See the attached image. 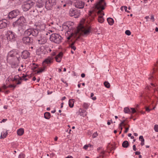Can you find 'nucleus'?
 <instances>
[{
	"mask_svg": "<svg viewBox=\"0 0 158 158\" xmlns=\"http://www.w3.org/2000/svg\"><path fill=\"white\" fill-rule=\"evenodd\" d=\"M6 120H7V119H4V118L2 120V121H1V123H2V122H5Z\"/></svg>",
	"mask_w": 158,
	"mask_h": 158,
	"instance_id": "54",
	"label": "nucleus"
},
{
	"mask_svg": "<svg viewBox=\"0 0 158 158\" xmlns=\"http://www.w3.org/2000/svg\"><path fill=\"white\" fill-rule=\"evenodd\" d=\"M155 31L156 32L158 31V28H157V27H156L155 29Z\"/></svg>",
	"mask_w": 158,
	"mask_h": 158,
	"instance_id": "64",
	"label": "nucleus"
},
{
	"mask_svg": "<svg viewBox=\"0 0 158 158\" xmlns=\"http://www.w3.org/2000/svg\"><path fill=\"white\" fill-rule=\"evenodd\" d=\"M69 14L71 16H74L75 18H77L80 15V12L76 11L74 9L71 8L70 10Z\"/></svg>",
	"mask_w": 158,
	"mask_h": 158,
	"instance_id": "10",
	"label": "nucleus"
},
{
	"mask_svg": "<svg viewBox=\"0 0 158 158\" xmlns=\"http://www.w3.org/2000/svg\"><path fill=\"white\" fill-rule=\"evenodd\" d=\"M57 139H58V138H57V137H56H56L55 138H54V140H55V141H57Z\"/></svg>",
	"mask_w": 158,
	"mask_h": 158,
	"instance_id": "61",
	"label": "nucleus"
},
{
	"mask_svg": "<svg viewBox=\"0 0 158 158\" xmlns=\"http://www.w3.org/2000/svg\"><path fill=\"white\" fill-rule=\"evenodd\" d=\"M63 55V53L62 52H60L55 57V58L56 62H60Z\"/></svg>",
	"mask_w": 158,
	"mask_h": 158,
	"instance_id": "17",
	"label": "nucleus"
},
{
	"mask_svg": "<svg viewBox=\"0 0 158 158\" xmlns=\"http://www.w3.org/2000/svg\"><path fill=\"white\" fill-rule=\"evenodd\" d=\"M140 153V152H135V154L137 155H139Z\"/></svg>",
	"mask_w": 158,
	"mask_h": 158,
	"instance_id": "51",
	"label": "nucleus"
},
{
	"mask_svg": "<svg viewBox=\"0 0 158 158\" xmlns=\"http://www.w3.org/2000/svg\"><path fill=\"white\" fill-rule=\"evenodd\" d=\"M144 141L141 142V145L142 146H143V145H144Z\"/></svg>",
	"mask_w": 158,
	"mask_h": 158,
	"instance_id": "58",
	"label": "nucleus"
},
{
	"mask_svg": "<svg viewBox=\"0 0 158 158\" xmlns=\"http://www.w3.org/2000/svg\"><path fill=\"white\" fill-rule=\"evenodd\" d=\"M133 150L134 151H135L137 149L136 148V146L135 145H133Z\"/></svg>",
	"mask_w": 158,
	"mask_h": 158,
	"instance_id": "48",
	"label": "nucleus"
},
{
	"mask_svg": "<svg viewBox=\"0 0 158 158\" xmlns=\"http://www.w3.org/2000/svg\"><path fill=\"white\" fill-rule=\"evenodd\" d=\"M27 76H28V75H25L24 74H23V76L22 77L23 78V79H24V78H26V77H27Z\"/></svg>",
	"mask_w": 158,
	"mask_h": 158,
	"instance_id": "52",
	"label": "nucleus"
},
{
	"mask_svg": "<svg viewBox=\"0 0 158 158\" xmlns=\"http://www.w3.org/2000/svg\"><path fill=\"white\" fill-rule=\"evenodd\" d=\"M7 88H8V86H6L5 85H3L2 86V88L3 89H6Z\"/></svg>",
	"mask_w": 158,
	"mask_h": 158,
	"instance_id": "50",
	"label": "nucleus"
},
{
	"mask_svg": "<svg viewBox=\"0 0 158 158\" xmlns=\"http://www.w3.org/2000/svg\"><path fill=\"white\" fill-rule=\"evenodd\" d=\"M74 99H70L69 100V107L71 108L73 107L74 106Z\"/></svg>",
	"mask_w": 158,
	"mask_h": 158,
	"instance_id": "23",
	"label": "nucleus"
},
{
	"mask_svg": "<svg viewBox=\"0 0 158 158\" xmlns=\"http://www.w3.org/2000/svg\"><path fill=\"white\" fill-rule=\"evenodd\" d=\"M53 58L51 57H48L47 58L45 59L43 62V68L38 71H37V73H39L42 72L44 71L45 68L46 66L45 65L46 64H48L52 62V60Z\"/></svg>",
	"mask_w": 158,
	"mask_h": 158,
	"instance_id": "7",
	"label": "nucleus"
},
{
	"mask_svg": "<svg viewBox=\"0 0 158 158\" xmlns=\"http://www.w3.org/2000/svg\"><path fill=\"white\" fill-rule=\"evenodd\" d=\"M75 42H72V43H69V47L71 48L72 49H73L74 50H75L76 49V48L75 46H74V44L75 43Z\"/></svg>",
	"mask_w": 158,
	"mask_h": 158,
	"instance_id": "27",
	"label": "nucleus"
},
{
	"mask_svg": "<svg viewBox=\"0 0 158 158\" xmlns=\"http://www.w3.org/2000/svg\"><path fill=\"white\" fill-rule=\"evenodd\" d=\"M145 18L147 20L149 18V16H146L145 17Z\"/></svg>",
	"mask_w": 158,
	"mask_h": 158,
	"instance_id": "63",
	"label": "nucleus"
},
{
	"mask_svg": "<svg viewBox=\"0 0 158 158\" xmlns=\"http://www.w3.org/2000/svg\"><path fill=\"white\" fill-rule=\"evenodd\" d=\"M25 155L23 154H20L19 156V158H24L25 157Z\"/></svg>",
	"mask_w": 158,
	"mask_h": 158,
	"instance_id": "35",
	"label": "nucleus"
},
{
	"mask_svg": "<svg viewBox=\"0 0 158 158\" xmlns=\"http://www.w3.org/2000/svg\"><path fill=\"white\" fill-rule=\"evenodd\" d=\"M23 42L26 44L30 45L33 42V40L31 37L25 36L22 39Z\"/></svg>",
	"mask_w": 158,
	"mask_h": 158,
	"instance_id": "12",
	"label": "nucleus"
},
{
	"mask_svg": "<svg viewBox=\"0 0 158 158\" xmlns=\"http://www.w3.org/2000/svg\"><path fill=\"white\" fill-rule=\"evenodd\" d=\"M129 130V127H127L125 128V130L124 131L125 133H127Z\"/></svg>",
	"mask_w": 158,
	"mask_h": 158,
	"instance_id": "49",
	"label": "nucleus"
},
{
	"mask_svg": "<svg viewBox=\"0 0 158 158\" xmlns=\"http://www.w3.org/2000/svg\"><path fill=\"white\" fill-rule=\"evenodd\" d=\"M104 85L107 88H109L110 86V83L107 81H105L104 82Z\"/></svg>",
	"mask_w": 158,
	"mask_h": 158,
	"instance_id": "28",
	"label": "nucleus"
},
{
	"mask_svg": "<svg viewBox=\"0 0 158 158\" xmlns=\"http://www.w3.org/2000/svg\"><path fill=\"white\" fill-rule=\"evenodd\" d=\"M36 6V9L38 12L41 13L44 11V4L41 1L37 2Z\"/></svg>",
	"mask_w": 158,
	"mask_h": 158,
	"instance_id": "9",
	"label": "nucleus"
},
{
	"mask_svg": "<svg viewBox=\"0 0 158 158\" xmlns=\"http://www.w3.org/2000/svg\"><path fill=\"white\" fill-rule=\"evenodd\" d=\"M75 6L76 8L82 9L84 7V2L81 0H77L75 2Z\"/></svg>",
	"mask_w": 158,
	"mask_h": 158,
	"instance_id": "14",
	"label": "nucleus"
},
{
	"mask_svg": "<svg viewBox=\"0 0 158 158\" xmlns=\"http://www.w3.org/2000/svg\"><path fill=\"white\" fill-rule=\"evenodd\" d=\"M89 105L88 103H84L83 104V107L85 109H87L88 108Z\"/></svg>",
	"mask_w": 158,
	"mask_h": 158,
	"instance_id": "30",
	"label": "nucleus"
},
{
	"mask_svg": "<svg viewBox=\"0 0 158 158\" xmlns=\"http://www.w3.org/2000/svg\"><path fill=\"white\" fill-rule=\"evenodd\" d=\"M106 3L104 0H100L98 2L95 4V8L99 10L98 12V22L101 23H103L104 20L103 17V16L104 15V14L102 10L104 9V7Z\"/></svg>",
	"mask_w": 158,
	"mask_h": 158,
	"instance_id": "2",
	"label": "nucleus"
},
{
	"mask_svg": "<svg viewBox=\"0 0 158 158\" xmlns=\"http://www.w3.org/2000/svg\"><path fill=\"white\" fill-rule=\"evenodd\" d=\"M51 117L50 114L48 112H46L44 114V118L46 119H49Z\"/></svg>",
	"mask_w": 158,
	"mask_h": 158,
	"instance_id": "25",
	"label": "nucleus"
},
{
	"mask_svg": "<svg viewBox=\"0 0 158 158\" xmlns=\"http://www.w3.org/2000/svg\"><path fill=\"white\" fill-rule=\"evenodd\" d=\"M94 95V94L93 93H91L90 94V98H92V99L93 100H95L96 99V96H94L93 97Z\"/></svg>",
	"mask_w": 158,
	"mask_h": 158,
	"instance_id": "33",
	"label": "nucleus"
},
{
	"mask_svg": "<svg viewBox=\"0 0 158 158\" xmlns=\"http://www.w3.org/2000/svg\"><path fill=\"white\" fill-rule=\"evenodd\" d=\"M123 8H124V10H125V11L127 12H129V11L127 10V7L126 6H122L121 7V10H123Z\"/></svg>",
	"mask_w": 158,
	"mask_h": 158,
	"instance_id": "34",
	"label": "nucleus"
},
{
	"mask_svg": "<svg viewBox=\"0 0 158 158\" xmlns=\"http://www.w3.org/2000/svg\"><path fill=\"white\" fill-rule=\"evenodd\" d=\"M66 98V97L64 96V97H63L61 99V100H64V99H65Z\"/></svg>",
	"mask_w": 158,
	"mask_h": 158,
	"instance_id": "60",
	"label": "nucleus"
},
{
	"mask_svg": "<svg viewBox=\"0 0 158 158\" xmlns=\"http://www.w3.org/2000/svg\"><path fill=\"white\" fill-rule=\"evenodd\" d=\"M24 132V129L23 128H20L17 130V134L18 135L21 136L22 135Z\"/></svg>",
	"mask_w": 158,
	"mask_h": 158,
	"instance_id": "21",
	"label": "nucleus"
},
{
	"mask_svg": "<svg viewBox=\"0 0 158 158\" xmlns=\"http://www.w3.org/2000/svg\"><path fill=\"white\" fill-rule=\"evenodd\" d=\"M65 158H73L72 156H69Z\"/></svg>",
	"mask_w": 158,
	"mask_h": 158,
	"instance_id": "55",
	"label": "nucleus"
},
{
	"mask_svg": "<svg viewBox=\"0 0 158 158\" xmlns=\"http://www.w3.org/2000/svg\"><path fill=\"white\" fill-rule=\"evenodd\" d=\"M107 21L109 25H112L114 23V20L113 19L111 18H108L107 19Z\"/></svg>",
	"mask_w": 158,
	"mask_h": 158,
	"instance_id": "24",
	"label": "nucleus"
},
{
	"mask_svg": "<svg viewBox=\"0 0 158 158\" xmlns=\"http://www.w3.org/2000/svg\"><path fill=\"white\" fill-rule=\"evenodd\" d=\"M25 22L24 18L21 16L17 20L13 23L12 25L14 27L19 26H22Z\"/></svg>",
	"mask_w": 158,
	"mask_h": 158,
	"instance_id": "5",
	"label": "nucleus"
},
{
	"mask_svg": "<svg viewBox=\"0 0 158 158\" xmlns=\"http://www.w3.org/2000/svg\"><path fill=\"white\" fill-rule=\"evenodd\" d=\"M49 39L52 41L56 44H59L61 42L62 37L59 34L55 33L50 35Z\"/></svg>",
	"mask_w": 158,
	"mask_h": 158,
	"instance_id": "4",
	"label": "nucleus"
},
{
	"mask_svg": "<svg viewBox=\"0 0 158 158\" xmlns=\"http://www.w3.org/2000/svg\"><path fill=\"white\" fill-rule=\"evenodd\" d=\"M81 76L83 78L85 77V75L84 73H82L81 74Z\"/></svg>",
	"mask_w": 158,
	"mask_h": 158,
	"instance_id": "53",
	"label": "nucleus"
},
{
	"mask_svg": "<svg viewBox=\"0 0 158 158\" xmlns=\"http://www.w3.org/2000/svg\"><path fill=\"white\" fill-rule=\"evenodd\" d=\"M52 92H49V91L48 92V94H52Z\"/></svg>",
	"mask_w": 158,
	"mask_h": 158,
	"instance_id": "59",
	"label": "nucleus"
},
{
	"mask_svg": "<svg viewBox=\"0 0 158 158\" xmlns=\"http://www.w3.org/2000/svg\"><path fill=\"white\" fill-rule=\"evenodd\" d=\"M56 4V0H48L45 2V7L47 10H50Z\"/></svg>",
	"mask_w": 158,
	"mask_h": 158,
	"instance_id": "8",
	"label": "nucleus"
},
{
	"mask_svg": "<svg viewBox=\"0 0 158 158\" xmlns=\"http://www.w3.org/2000/svg\"><path fill=\"white\" fill-rule=\"evenodd\" d=\"M8 35L7 38L8 40L11 41H14L15 40V34L12 31H9L7 32Z\"/></svg>",
	"mask_w": 158,
	"mask_h": 158,
	"instance_id": "13",
	"label": "nucleus"
},
{
	"mask_svg": "<svg viewBox=\"0 0 158 158\" xmlns=\"http://www.w3.org/2000/svg\"><path fill=\"white\" fill-rule=\"evenodd\" d=\"M73 36H75V34H74L73 33H72L70 36L67 37V39L68 40H69L70 39L71 37H73ZM74 37H75V36H74Z\"/></svg>",
	"mask_w": 158,
	"mask_h": 158,
	"instance_id": "38",
	"label": "nucleus"
},
{
	"mask_svg": "<svg viewBox=\"0 0 158 158\" xmlns=\"http://www.w3.org/2000/svg\"><path fill=\"white\" fill-rule=\"evenodd\" d=\"M19 11L17 10H13L9 13L8 17L9 19H12L15 18L17 16L19 15Z\"/></svg>",
	"mask_w": 158,
	"mask_h": 158,
	"instance_id": "11",
	"label": "nucleus"
},
{
	"mask_svg": "<svg viewBox=\"0 0 158 158\" xmlns=\"http://www.w3.org/2000/svg\"><path fill=\"white\" fill-rule=\"evenodd\" d=\"M30 55V53L27 51L25 50L22 52L21 56L22 58L26 59L29 57Z\"/></svg>",
	"mask_w": 158,
	"mask_h": 158,
	"instance_id": "18",
	"label": "nucleus"
},
{
	"mask_svg": "<svg viewBox=\"0 0 158 158\" xmlns=\"http://www.w3.org/2000/svg\"><path fill=\"white\" fill-rule=\"evenodd\" d=\"M139 139L141 142L144 141V139H143V136L142 135H141L139 137Z\"/></svg>",
	"mask_w": 158,
	"mask_h": 158,
	"instance_id": "39",
	"label": "nucleus"
},
{
	"mask_svg": "<svg viewBox=\"0 0 158 158\" xmlns=\"http://www.w3.org/2000/svg\"><path fill=\"white\" fill-rule=\"evenodd\" d=\"M7 21L6 19H3L0 21V29H2L7 27L8 24Z\"/></svg>",
	"mask_w": 158,
	"mask_h": 158,
	"instance_id": "15",
	"label": "nucleus"
},
{
	"mask_svg": "<svg viewBox=\"0 0 158 158\" xmlns=\"http://www.w3.org/2000/svg\"><path fill=\"white\" fill-rule=\"evenodd\" d=\"M120 127V128L121 130H120V131L119 134H120L121 133V132H122V130L123 129V127Z\"/></svg>",
	"mask_w": 158,
	"mask_h": 158,
	"instance_id": "56",
	"label": "nucleus"
},
{
	"mask_svg": "<svg viewBox=\"0 0 158 158\" xmlns=\"http://www.w3.org/2000/svg\"><path fill=\"white\" fill-rule=\"evenodd\" d=\"M21 83V82L20 81H18V82L17 83V84L19 85Z\"/></svg>",
	"mask_w": 158,
	"mask_h": 158,
	"instance_id": "57",
	"label": "nucleus"
},
{
	"mask_svg": "<svg viewBox=\"0 0 158 158\" xmlns=\"http://www.w3.org/2000/svg\"><path fill=\"white\" fill-rule=\"evenodd\" d=\"M7 135V132H6L4 133L3 135H2V134H1L0 138V139H4L6 138Z\"/></svg>",
	"mask_w": 158,
	"mask_h": 158,
	"instance_id": "31",
	"label": "nucleus"
},
{
	"mask_svg": "<svg viewBox=\"0 0 158 158\" xmlns=\"http://www.w3.org/2000/svg\"><path fill=\"white\" fill-rule=\"evenodd\" d=\"M79 112L80 113V114L81 116H82L83 117L86 116L87 114V112L85 110H79Z\"/></svg>",
	"mask_w": 158,
	"mask_h": 158,
	"instance_id": "22",
	"label": "nucleus"
},
{
	"mask_svg": "<svg viewBox=\"0 0 158 158\" xmlns=\"http://www.w3.org/2000/svg\"><path fill=\"white\" fill-rule=\"evenodd\" d=\"M39 31L35 29H27L25 31L24 33V34L26 36L31 37L32 36L35 37L37 36L39 34Z\"/></svg>",
	"mask_w": 158,
	"mask_h": 158,
	"instance_id": "3",
	"label": "nucleus"
},
{
	"mask_svg": "<svg viewBox=\"0 0 158 158\" xmlns=\"http://www.w3.org/2000/svg\"><path fill=\"white\" fill-rule=\"evenodd\" d=\"M89 147V145H85L84 146L83 148L86 150Z\"/></svg>",
	"mask_w": 158,
	"mask_h": 158,
	"instance_id": "46",
	"label": "nucleus"
},
{
	"mask_svg": "<svg viewBox=\"0 0 158 158\" xmlns=\"http://www.w3.org/2000/svg\"><path fill=\"white\" fill-rule=\"evenodd\" d=\"M98 135V134L97 132H94L93 135V138H95Z\"/></svg>",
	"mask_w": 158,
	"mask_h": 158,
	"instance_id": "41",
	"label": "nucleus"
},
{
	"mask_svg": "<svg viewBox=\"0 0 158 158\" xmlns=\"http://www.w3.org/2000/svg\"><path fill=\"white\" fill-rule=\"evenodd\" d=\"M36 80V78L35 77H34L33 78V79H32V80L34 81H35V80Z\"/></svg>",
	"mask_w": 158,
	"mask_h": 158,
	"instance_id": "62",
	"label": "nucleus"
},
{
	"mask_svg": "<svg viewBox=\"0 0 158 158\" xmlns=\"http://www.w3.org/2000/svg\"><path fill=\"white\" fill-rule=\"evenodd\" d=\"M38 44H43L47 42V40L45 38H41L40 39L37 40Z\"/></svg>",
	"mask_w": 158,
	"mask_h": 158,
	"instance_id": "20",
	"label": "nucleus"
},
{
	"mask_svg": "<svg viewBox=\"0 0 158 158\" xmlns=\"http://www.w3.org/2000/svg\"><path fill=\"white\" fill-rule=\"evenodd\" d=\"M88 19L83 18L80 21L77 27V32L83 35H85L89 33V23Z\"/></svg>",
	"mask_w": 158,
	"mask_h": 158,
	"instance_id": "1",
	"label": "nucleus"
},
{
	"mask_svg": "<svg viewBox=\"0 0 158 158\" xmlns=\"http://www.w3.org/2000/svg\"><path fill=\"white\" fill-rule=\"evenodd\" d=\"M125 120H123L121 122V123L119 125V127H122V124H123V125H124V124L125 122Z\"/></svg>",
	"mask_w": 158,
	"mask_h": 158,
	"instance_id": "42",
	"label": "nucleus"
},
{
	"mask_svg": "<svg viewBox=\"0 0 158 158\" xmlns=\"http://www.w3.org/2000/svg\"><path fill=\"white\" fill-rule=\"evenodd\" d=\"M124 111L125 113H128L130 112V110L128 107H125L124 108Z\"/></svg>",
	"mask_w": 158,
	"mask_h": 158,
	"instance_id": "29",
	"label": "nucleus"
},
{
	"mask_svg": "<svg viewBox=\"0 0 158 158\" xmlns=\"http://www.w3.org/2000/svg\"><path fill=\"white\" fill-rule=\"evenodd\" d=\"M152 109H149L148 107H146V110L147 111L149 112Z\"/></svg>",
	"mask_w": 158,
	"mask_h": 158,
	"instance_id": "47",
	"label": "nucleus"
},
{
	"mask_svg": "<svg viewBox=\"0 0 158 158\" xmlns=\"http://www.w3.org/2000/svg\"><path fill=\"white\" fill-rule=\"evenodd\" d=\"M125 33L127 35H130L131 34V32L129 30H126L125 32Z\"/></svg>",
	"mask_w": 158,
	"mask_h": 158,
	"instance_id": "36",
	"label": "nucleus"
},
{
	"mask_svg": "<svg viewBox=\"0 0 158 158\" xmlns=\"http://www.w3.org/2000/svg\"><path fill=\"white\" fill-rule=\"evenodd\" d=\"M16 85H10L8 86V87H10V88H13L14 89H15V87H16Z\"/></svg>",
	"mask_w": 158,
	"mask_h": 158,
	"instance_id": "43",
	"label": "nucleus"
},
{
	"mask_svg": "<svg viewBox=\"0 0 158 158\" xmlns=\"http://www.w3.org/2000/svg\"><path fill=\"white\" fill-rule=\"evenodd\" d=\"M89 16L93 17V16L95 15V13L93 11H89Z\"/></svg>",
	"mask_w": 158,
	"mask_h": 158,
	"instance_id": "32",
	"label": "nucleus"
},
{
	"mask_svg": "<svg viewBox=\"0 0 158 158\" xmlns=\"http://www.w3.org/2000/svg\"><path fill=\"white\" fill-rule=\"evenodd\" d=\"M154 129L156 132H158V125H156L154 127Z\"/></svg>",
	"mask_w": 158,
	"mask_h": 158,
	"instance_id": "37",
	"label": "nucleus"
},
{
	"mask_svg": "<svg viewBox=\"0 0 158 158\" xmlns=\"http://www.w3.org/2000/svg\"><path fill=\"white\" fill-rule=\"evenodd\" d=\"M131 109L132 110L131 112L132 113H134L136 112V110L134 108H131Z\"/></svg>",
	"mask_w": 158,
	"mask_h": 158,
	"instance_id": "45",
	"label": "nucleus"
},
{
	"mask_svg": "<svg viewBox=\"0 0 158 158\" xmlns=\"http://www.w3.org/2000/svg\"><path fill=\"white\" fill-rule=\"evenodd\" d=\"M151 19L152 20V22H154L155 21V19L154 18V15L153 14H151Z\"/></svg>",
	"mask_w": 158,
	"mask_h": 158,
	"instance_id": "40",
	"label": "nucleus"
},
{
	"mask_svg": "<svg viewBox=\"0 0 158 158\" xmlns=\"http://www.w3.org/2000/svg\"><path fill=\"white\" fill-rule=\"evenodd\" d=\"M16 55H18V52H17L13 51H11L8 54L7 58L8 59L10 57H16V58H18V56H16Z\"/></svg>",
	"mask_w": 158,
	"mask_h": 158,
	"instance_id": "16",
	"label": "nucleus"
},
{
	"mask_svg": "<svg viewBox=\"0 0 158 158\" xmlns=\"http://www.w3.org/2000/svg\"><path fill=\"white\" fill-rule=\"evenodd\" d=\"M34 5V3L31 0H28L24 2V4L22 6V8L24 11H27L28 10Z\"/></svg>",
	"mask_w": 158,
	"mask_h": 158,
	"instance_id": "6",
	"label": "nucleus"
},
{
	"mask_svg": "<svg viewBox=\"0 0 158 158\" xmlns=\"http://www.w3.org/2000/svg\"><path fill=\"white\" fill-rule=\"evenodd\" d=\"M129 145V143L127 141H124L122 143V146L124 148H127Z\"/></svg>",
	"mask_w": 158,
	"mask_h": 158,
	"instance_id": "26",
	"label": "nucleus"
},
{
	"mask_svg": "<svg viewBox=\"0 0 158 158\" xmlns=\"http://www.w3.org/2000/svg\"><path fill=\"white\" fill-rule=\"evenodd\" d=\"M46 27V25L44 24H40L38 25L37 27V29H36L38 31V30L40 31H44L45 30Z\"/></svg>",
	"mask_w": 158,
	"mask_h": 158,
	"instance_id": "19",
	"label": "nucleus"
},
{
	"mask_svg": "<svg viewBox=\"0 0 158 158\" xmlns=\"http://www.w3.org/2000/svg\"><path fill=\"white\" fill-rule=\"evenodd\" d=\"M94 149L93 146L89 144V150H93Z\"/></svg>",
	"mask_w": 158,
	"mask_h": 158,
	"instance_id": "44",
	"label": "nucleus"
}]
</instances>
